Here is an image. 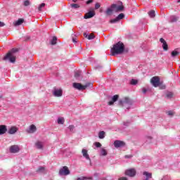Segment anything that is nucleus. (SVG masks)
I'll return each mask as SVG.
<instances>
[{
  "label": "nucleus",
  "mask_w": 180,
  "mask_h": 180,
  "mask_svg": "<svg viewBox=\"0 0 180 180\" xmlns=\"http://www.w3.org/2000/svg\"><path fill=\"white\" fill-rule=\"evenodd\" d=\"M88 36H89V35L86 34V33H84V37H87V38H88Z\"/></svg>",
  "instance_id": "obj_49"
},
{
  "label": "nucleus",
  "mask_w": 180,
  "mask_h": 180,
  "mask_svg": "<svg viewBox=\"0 0 180 180\" xmlns=\"http://www.w3.org/2000/svg\"><path fill=\"white\" fill-rule=\"evenodd\" d=\"M23 22H25V19L23 18H20L18 19L17 21H14L13 22V25L14 26H20V25H22V23H23Z\"/></svg>",
  "instance_id": "obj_16"
},
{
  "label": "nucleus",
  "mask_w": 180,
  "mask_h": 180,
  "mask_svg": "<svg viewBox=\"0 0 180 180\" xmlns=\"http://www.w3.org/2000/svg\"><path fill=\"white\" fill-rule=\"evenodd\" d=\"M18 131V127H11L8 130V134H15Z\"/></svg>",
  "instance_id": "obj_20"
},
{
  "label": "nucleus",
  "mask_w": 180,
  "mask_h": 180,
  "mask_svg": "<svg viewBox=\"0 0 180 180\" xmlns=\"http://www.w3.org/2000/svg\"><path fill=\"white\" fill-rule=\"evenodd\" d=\"M124 9V7L123 5L117 6V4H112L110 7L108 8L105 11V14L107 16H111V15H113V12L117 13V12H122Z\"/></svg>",
  "instance_id": "obj_1"
},
{
  "label": "nucleus",
  "mask_w": 180,
  "mask_h": 180,
  "mask_svg": "<svg viewBox=\"0 0 180 180\" xmlns=\"http://www.w3.org/2000/svg\"><path fill=\"white\" fill-rule=\"evenodd\" d=\"M51 44L52 46H54L55 44H57V37H53L52 40L51 41Z\"/></svg>",
  "instance_id": "obj_27"
},
{
  "label": "nucleus",
  "mask_w": 180,
  "mask_h": 180,
  "mask_svg": "<svg viewBox=\"0 0 180 180\" xmlns=\"http://www.w3.org/2000/svg\"><path fill=\"white\" fill-rule=\"evenodd\" d=\"M68 129L70 130V131H74L75 127L74 125H70Z\"/></svg>",
  "instance_id": "obj_41"
},
{
  "label": "nucleus",
  "mask_w": 180,
  "mask_h": 180,
  "mask_svg": "<svg viewBox=\"0 0 180 180\" xmlns=\"http://www.w3.org/2000/svg\"><path fill=\"white\" fill-rule=\"evenodd\" d=\"M71 8H73L74 9H78V8H79V4H70Z\"/></svg>",
  "instance_id": "obj_33"
},
{
  "label": "nucleus",
  "mask_w": 180,
  "mask_h": 180,
  "mask_svg": "<svg viewBox=\"0 0 180 180\" xmlns=\"http://www.w3.org/2000/svg\"><path fill=\"white\" fill-rule=\"evenodd\" d=\"M64 122H65L64 117L58 118V124H64Z\"/></svg>",
  "instance_id": "obj_25"
},
{
  "label": "nucleus",
  "mask_w": 180,
  "mask_h": 180,
  "mask_svg": "<svg viewBox=\"0 0 180 180\" xmlns=\"http://www.w3.org/2000/svg\"><path fill=\"white\" fill-rule=\"evenodd\" d=\"M101 155H103V156H106L108 155V151L105 150V148H101Z\"/></svg>",
  "instance_id": "obj_26"
},
{
  "label": "nucleus",
  "mask_w": 180,
  "mask_h": 180,
  "mask_svg": "<svg viewBox=\"0 0 180 180\" xmlns=\"http://www.w3.org/2000/svg\"><path fill=\"white\" fill-rule=\"evenodd\" d=\"M82 153L83 154V157L86 158V160L91 161V158H89V155L88 154V150H86V149H82Z\"/></svg>",
  "instance_id": "obj_15"
},
{
  "label": "nucleus",
  "mask_w": 180,
  "mask_h": 180,
  "mask_svg": "<svg viewBox=\"0 0 180 180\" xmlns=\"http://www.w3.org/2000/svg\"><path fill=\"white\" fill-rule=\"evenodd\" d=\"M143 175H146L147 180H148L149 178H153V174L148 173V172H143Z\"/></svg>",
  "instance_id": "obj_22"
},
{
  "label": "nucleus",
  "mask_w": 180,
  "mask_h": 180,
  "mask_svg": "<svg viewBox=\"0 0 180 180\" xmlns=\"http://www.w3.org/2000/svg\"><path fill=\"white\" fill-rule=\"evenodd\" d=\"M73 43H77V38H72Z\"/></svg>",
  "instance_id": "obj_47"
},
{
  "label": "nucleus",
  "mask_w": 180,
  "mask_h": 180,
  "mask_svg": "<svg viewBox=\"0 0 180 180\" xmlns=\"http://www.w3.org/2000/svg\"><path fill=\"white\" fill-rule=\"evenodd\" d=\"M70 169H68V167L64 166L63 168L60 169L59 170V175H63V176H67L70 175Z\"/></svg>",
  "instance_id": "obj_6"
},
{
  "label": "nucleus",
  "mask_w": 180,
  "mask_h": 180,
  "mask_svg": "<svg viewBox=\"0 0 180 180\" xmlns=\"http://www.w3.org/2000/svg\"><path fill=\"white\" fill-rule=\"evenodd\" d=\"M178 20V18L173 16L172 17V22H176Z\"/></svg>",
  "instance_id": "obj_42"
},
{
  "label": "nucleus",
  "mask_w": 180,
  "mask_h": 180,
  "mask_svg": "<svg viewBox=\"0 0 180 180\" xmlns=\"http://www.w3.org/2000/svg\"><path fill=\"white\" fill-rule=\"evenodd\" d=\"M79 75H80L79 72H77L75 74V78H78V77H79Z\"/></svg>",
  "instance_id": "obj_43"
},
{
  "label": "nucleus",
  "mask_w": 180,
  "mask_h": 180,
  "mask_svg": "<svg viewBox=\"0 0 180 180\" xmlns=\"http://www.w3.org/2000/svg\"><path fill=\"white\" fill-rule=\"evenodd\" d=\"M5 26V22L0 21V27H4Z\"/></svg>",
  "instance_id": "obj_45"
},
{
  "label": "nucleus",
  "mask_w": 180,
  "mask_h": 180,
  "mask_svg": "<svg viewBox=\"0 0 180 180\" xmlns=\"http://www.w3.org/2000/svg\"><path fill=\"white\" fill-rule=\"evenodd\" d=\"M72 86L75 89H78V91H84L86 88H88V86H92V84L88 83L86 85H82L80 83H73Z\"/></svg>",
  "instance_id": "obj_4"
},
{
  "label": "nucleus",
  "mask_w": 180,
  "mask_h": 180,
  "mask_svg": "<svg viewBox=\"0 0 180 180\" xmlns=\"http://www.w3.org/2000/svg\"><path fill=\"white\" fill-rule=\"evenodd\" d=\"M89 179H92V177L81 176L77 179V180H89Z\"/></svg>",
  "instance_id": "obj_30"
},
{
  "label": "nucleus",
  "mask_w": 180,
  "mask_h": 180,
  "mask_svg": "<svg viewBox=\"0 0 180 180\" xmlns=\"http://www.w3.org/2000/svg\"><path fill=\"white\" fill-rule=\"evenodd\" d=\"M172 57H176V56H179V52L177 51H173L171 53Z\"/></svg>",
  "instance_id": "obj_31"
},
{
  "label": "nucleus",
  "mask_w": 180,
  "mask_h": 180,
  "mask_svg": "<svg viewBox=\"0 0 180 180\" xmlns=\"http://www.w3.org/2000/svg\"><path fill=\"white\" fill-rule=\"evenodd\" d=\"M19 146L18 145H13L10 147V153L13 154H16L18 151H20Z\"/></svg>",
  "instance_id": "obj_11"
},
{
  "label": "nucleus",
  "mask_w": 180,
  "mask_h": 180,
  "mask_svg": "<svg viewBox=\"0 0 180 180\" xmlns=\"http://www.w3.org/2000/svg\"><path fill=\"white\" fill-rule=\"evenodd\" d=\"M87 39L89 40H92L93 39H95V35L93 33H91L88 36Z\"/></svg>",
  "instance_id": "obj_35"
},
{
  "label": "nucleus",
  "mask_w": 180,
  "mask_h": 180,
  "mask_svg": "<svg viewBox=\"0 0 180 180\" xmlns=\"http://www.w3.org/2000/svg\"><path fill=\"white\" fill-rule=\"evenodd\" d=\"M160 43L162 44V47L165 51H168V44H167V41L163 38L160 39Z\"/></svg>",
  "instance_id": "obj_12"
},
{
  "label": "nucleus",
  "mask_w": 180,
  "mask_h": 180,
  "mask_svg": "<svg viewBox=\"0 0 180 180\" xmlns=\"http://www.w3.org/2000/svg\"><path fill=\"white\" fill-rule=\"evenodd\" d=\"M114 146L115 148H119L120 147H124V146H126V143L123 141L116 140L114 142Z\"/></svg>",
  "instance_id": "obj_10"
},
{
  "label": "nucleus",
  "mask_w": 180,
  "mask_h": 180,
  "mask_svg": "<svg viewBox=\"0 0 180 180\" xmlns=\"http://www.w3.org/2000/svg\"><path fill=\"white\" fill-rule=\"evenodd\" d=\"M35 146L39 150H43V143H41V141H37V143H35Z\"/></svg>",
  "instance_id": "obj_21"
},
{
  "label": "nucleus",
  "mask_w": 180,
  "mask_h": 180,
  "mask_svg": "<svg viewBox=\"0 0 180 180\" xmlns=\"http://www.w3.org/2000/svg\"><path fill=\"white\" fill-rule=\"evenodd\" d=\"M94 145L96 146V147H97V148L102 147V144H101V143L99 142H96Z\"/></svg>",
  "instance_id": "obj_38"
},
{
  "label": "nucleus",
  "mask_w": 180,
  "mask_h": 180,
  "mask_svg": "<svg viewBox=\"0 0 180 180\" xmlns=\"http://www.w3.org/2000/svg\"><path fill=\"white\" fill-rule=\"evenodd\" d=\"M98 138L99 139H105V131H101L98 133Z\"/></svg>",
  "instance_id": "obj_29"
},
{
  "label": "nucleus",
  "mask_w": 180,
  "mask_h": 180,
  "mask_svg": "<svg viewBox=\"0 0 180 180\" xmlns=\"http://www.w3.org/2000/svg\"><path fill=\"white\" fill-rule=\"evenodd\" d=\"M18 51H19V49L16 48L12 49L6 53L3 60H4V61L8 60L10 63H15L16 61V56L13 54L18 53Z\"/></svg>",
  "instance_id": "obj_3"
},
{
  "label": "nucleus",
  "mask_w": 180,
  "mask_h": 180,
  "mask_svg": "<svg viewBox=\"0 0 180 180\" xmlns=\"http://www.w3.org/2000/svg\"><path fill=\"white\" fill-rule=\"evenodd\" d=\"M101 8V4L99 3H96L95 4V9H99Z\"/></svg>",
  "instance_id": "obj_40"
},
{
  "label": "nucleus",
  "mask_w": 180,
  "mask_h": 180,
  "mask_svg": "<svg viewBox=\"0 0 180 180\" xmlns=\"http://www.w3.org/2000/svg\"><path fill=\"white\" fill-rule=\"evenodd\" d=\"M148 13L150 18H155V11L154 10L149 11Z\"/></svg>",
  "instance_id": "obj_24"
},
{
  "label": "nucleus",
  "mask_w": 180,
  "mask_h": 180,
  "mask_svg": "<svg viewBox=\"0 0 180 180\" xmlns=\"http://www.w3.org/2000/svg\"><path fill=\"white\" fill-rule=\"evenodd\" d=\"M124 51V44L123 42L119 41L113 45L111 49L112 56H116V54H122Z\"/></svg>",
  "instance_id": "obj_2"
},
{
  "label": "nucleus",
  "mask_w": 180,
  "mask_h": 180,
  "mask_svg": "<svg viewBox=\"0 0 180 180\" xmlns=\"http://www.w3.org/2000/svg\"><path fill=\"white\" fill-rule=\"evenodd\" d=\"M118 104L120 106L122 107L126 106V105H129V106H130V105H131V100L129 97H125L123 101H120Z\"/></svg>",
  "instance_id": "obj_5"
},
{
  "label": "nucleus",
  "mask_w": 180,
  "mask_h": 180,
  "mask_svg": "<svg viewBox=\"0 0 180 180\" xmlns=\"http://www.w3.org/2000/svg\"><path fill=\"white\" fill-rule=\"evenodd\" d=\"M44 6H46V4H44V3L41 4L38 7L39 12H41V11H43V8H44Z\"/></svg>",
  "instance_id": "obj_28"
},
{
  "label": "nucleus",
  "mask_w": 180,
  "mask_h": 180,
  "mask_svg": "<svg viewBox=\"0 0 180 180\" xmlns=\"http://www.w3.org/2000/svg\"><path fill=\"white\" fill-rule=\"evenodd\" d=\"M142 92L143 94H146L147 92V89H143Z\"/></svg>",
  "instance_id": "obj_48"
},
{
  "label": "nucleus",
  "mask_w": 180,
  "mask_h": 180,
  "mask_svg": "<svg viewBox=\"0 0 180 180\" xmlns=\"http://www.w3.org/2000/svg\"><path fill=\"white\" fill-rule=\"evenodd\" d=\"M161 89H165V85L162 86Z\"/></svg>",
  "instance_id": "obj_50"
},
{
  "label": "nucleus",
  "mask_w": 180,
  "mask_h": 180,
  "mask_svg": "<svg viewBox=\"0 0 180 180\" xmlns=\"http://www.w3.org/2000/svg\"><path fill=\"white\" fill-rule=\"evenodd\" d=\"M136 169H129L127 171H125V175H127V176H136Z\"/></svg>",
  "instance_id": "obj_9"
},
{
  "label": "nucleus",
  "mask_w": 180,
  "mask_h": 180,
  "mask_svg": "<svg viewBox=\"0 0 180 180\" xmlns=\"http://www.w3.org/2000/svg\"><path fill=\"white\" fill-rule=\"evenodd\" d=\"M150 82L153 84V86H155V88L158 87V86L160 85V77H152V79H150Z\"/></svg>",
  "instance_id": "obj_7"
},
{
  "label": "nucleus",
  "mask_w": 180,
  "mask_h": 180,
  "mask_svg": "<svg viewBox=\"0 0 180 180\" xmlns=\"http://www.w3.org/2000/svg\"><path fill=\"white\" fill-rule=\"evenodd\" d=\"M53 96H56V98H60L63 96V89L54 88L53 91Z\"/></svg>",
  "instance_id": "obj_8"
},
{
  "label": "nucleus",
  "mask_w": 180,
  "mask_h": 180,
  "mask_svg": "<svg viewBox=\"0 0 180 180\" xmlns=\"http://www.w3.org/2000/svg\"><path fill=\"white\" fill-rule=\"evenodd\" d=\"M180 1V0H179V2Z\"/></svg>",
  "instance_id": "obj_54"
},
{
  "label": "nucleus",
  "mask_w": 180,
  "mask_h": 180,
  "mask_svg": "<svg viewBox=\"0 0 180 180\" xmlns=\"http://www.w3.org/2000/svg\"><path fill=\"white\" fill-rule=\"evenodd\" d=\"M36 130H37L36 125L32 124L30 126L29 129H27V132H28L29 134H33L36 131Z\"/></svg>",
  "instance_id": "obj_14"
},
{
  "label": "nucleus",
  "mask_w": 180,
  "mask_h": 180,
  "mask_svg": "<svg viewBox=\"0 0 180 180\" xmlns=\"http://www.w3.org/2000/svg\"><path fill=\"white\" fill-rule=\"evenodd\" d=\"M117 99H119V95L116 94L112 98V101L108 102V105L111 106V105H113L115 102L117 101Z\"/></svg>",
  "instance_id": "obj_17"
},
{
  "label": "nucleus",
  "mask_w": 180,
  "mask_h": 180,
  "mask_svg": "<svg viewBox=\"0 0 180 180\" xmlns=\"http://www.w3.org/2000/svg\"><path fill=\"white\" fill-rule=\"evenodd\" d=\"M129 107H127V109H129Z\"/></svg>",
  "instance_id": "obj_53"
},
{
  "label": "nucleus",
  "mask_w": 180,
  "mask_h": 180,
  "mask_svg": "<svg viewBox=\"0 0 180 180\" xmlns=\"http://www.w3.org/2000/svg\"><path fill=\"white\" fill-rule=\"evenodd\" d=\"M38 174H46V168L44 167H39L36 170Z\"/></svg>",
  "instance_id": "obj_19"
},
{
  "label": "nucleus",
  "mask_w": 180,
  "mask_h": 180,
  "mask_svg": "<svg viewBox=\"0 0 180 180\" xmlns=\"http://www.w3.org/2000/svg\"><path fill=\"white\" fill-rule=\"evenodd\" d=\"M118 180H127L126 177H120Z\"/></svg>",
  "instance_id": "obj_46"
},
{
  "label": "nucleus",
  "mask_w": 180,
  "mask_h": 180,
  "mask_svg": "<svg viewBox=\"0 0 180 180\" xmlns=\"http://www.w3.org/2000/svg\"><path fill=\"white\" fill-rule=\"evenodd\" d=\"M139 81L136 79H132L130 82L131 85H137Z\"/></svg>",
  "instance_id": "obj_32"
},
{
  "label": "nucleus",
  "mask_w": 180,
  "mask_h": 180,
  "mask_svg": "<svg viewBox=\"0 0 180 180\" xmlns=\"http://www.w3.org/2000/svg\"><path fill=\"white\" fill-rule=\"evenodd\" d=\"M166 98L167 99H172V98H174V93L169 91L166 94Z\"/></svg>",
  "instance_id": "obj_23"
},
{
  "label": "nucleus",
  "mask_w": 180,
  "mask_h": 180,
  "mask_svg": "<svg viewBox=\"0 0 180 180\" xmlns=\"http://www.w3.org/2000/svg\"><path fill=\"white\" fill-rule=\"evenodd\" d=\"M94 16H95V11H89L88 13H86L84 18V19H91V18H94Z\"/></svg>",
  "instance_id": "obj_13"
},
{
  "label": "nucleus",
  "mask_w": 180,
  "mask_h": 180,
  "mask_svg": "<svg viewBox=\"0 0 180 180\" xmlns=\"http://www.w3.org/2000/svg\"><path fill=\"white\" fill-rule=\"evenodd\" d=\"M124 18V14L120 13V15H117V18L118 20H120Z\"/></svg>",
  "instance_id": "obj_34"
},
{
  "label": "nucleus",
  "mask_w": 180,
  "mask_h": 180,
  "mask_svg": "<svg viewBox=\"0 0 180 180\" xmlns=\"http://www.w3.org/2000/svg\"><path fill=\"white\" fill-rule=\"evenodd\" d=\"M77 1H78V0H72V2H77Z\"/></svg>",
  "instance_id": "obj_51"
},
{
  "label": "nucleus",
  "mask_w": 180,
  "mask_h": 180,
  "mask_svg": "<svg viewBox=\"0 0 180 180\" xmlns=\"http://www.w3.org/2000/svg\"><path fill=\"white\" fill-rule=\"evenodd\" d=\"M117 22H119V20L117 19V18L110 20V23H116Z\"/></svg>",
  "instance_id": "obj_36"
},
{
  "label": "nucleus",
  "mask_w": 180,
  "mask_h": 180,
  "mask_svg": "<svg viewBox=\"0 0 180 180\" xmlns=\"http://www.w3.org/2000/svg\"><path fill=\"white\" fill-rule=\"evenodd\" d=\"M125 158H129V157H127V156H125Z\"/></svg>",
  "instance_id": "obj_52"
},
{
  "label": "nucleus",
  "mask_w": 180,
  "mask_h": 180,
  "mask_svg": "<svg viewBox=\"0 0 180 180\" xmlns=\"http://www.w3.org/2000/svg\"><path fill=\"white\" fill-rule=\"evenodd\" d=\"M8 131L6 125H0V134H5Z\"/></svg>",
  "instance_id": "obj_18"
},
{
  "label": "nucleus",
  "mask_w": 180,
  "mask_h": 180,
  "mask_svg": "<svg viewBox=\"0 0 180 180\" xmlns=\"http://www.w3.org/2000/svg\"><path fill=\"white\" fill-rule=\"evenodd\" d=\"M94 2V0H89L86 2L87 5H89V4H92Z\"/></svg>",
  "instance_id": "obj_44"
},
{
  "label": "nucleus",
  "mask_w": 180,
  "mask_h": 180,
  "mask_svg": "<svg viewBox=\"0 0 180 180\" xmlns=\"http://www.w3.org/2000/svg\"><path fill=\"white\" fill-rule=\"evenodd\" d=\"M167 115H168V116H174V115H175V112H174L173 111H167Z\"/></svg>",
  "instance_id": "obj_37"
},
{
  "label": "nucleus",
  "mask_w": 180,
  "mask_h": 180,
  "mask_svg": "<svg viewBox=\"0 0 180 180\" xmlns=\"http://www.w3.org/2000/svg\"><path fill=\"white\" fill-rule=\"evenodd\" d=\"M29 5H30V2L28 0H26V1L24 2V6H29Z\"/></svg>",
  "instance_id": "obj_39"
}]
</instances>
